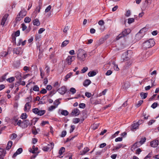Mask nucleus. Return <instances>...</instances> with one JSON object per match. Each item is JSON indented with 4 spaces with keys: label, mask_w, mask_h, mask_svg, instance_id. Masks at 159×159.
I'll return each mask as SVG.
<instances>
[{
    "label": "nucleus",
    "mask_w": 159,
    "mask_h": 159,
    "mask_svg": "<svg viewBox=\"0 0 159 159\" xmlns=\"http://www.w3.org/2000/svg\"><path fill=\"white\" fill-rule=\"evenodd\" d=\"M77 58L81 62H83L87 56V54L82 49H79L77 51Z\"/></svg>",
    "instance_id": "1"
},
{
    "label": "nucleus",
    "mask_w": 159,
    "mask_h": 159,
    "mask_svg": "<svg viewBox=\"0 0 159 159\" xmlns=\"http://www.w3.org/2000/svg\"><path fill=\"white\" fill-rule=\"evenodd\" d=\"M155 44L154 39H150L144 42L142 44L143 48L144 49H147L153 46Z\"/></svg>",
    "instance_id": "2"
},
{
    "label": "nucleus",
    "mask_w": 159,
    "mask_h": 159,
    "mask_svg": "<svg viewBox=\"0 0 159 159\" xmlns=\"http://www.w3.org/2000/svg\"><path fill=\"white\" fill-rule=\"evenodd\" d=\"M146 29L145 28H142L136 34L135 39L136 40H139L142 38L145 34V32L146 31Z\"/></svg>",
    "instance_id": "3"
},
{
    "label": "nucleus",
    "mask_w": 159,
    "mask_h": 159,
    "mask_svg": "<svg viewBox=\"0 0 159 159\" xmlns=\"http://www.w3.org/2000/svg\"><path fill=\"white\" fill-rule=\"evenodd\" d=\"M33 112L38 115L41 116L43 115L46 112L45 110H39L38 108H35L32 110Z\"/></svg>",
    "instance_id": "4"
},
{
    "label": "nucleus",
    "mask_w": 159,
    "mask_h": 159,
    "mask_svg": "<svg viewBox=\"0 0 159 159\" xmlns=\"http://www.w3.org/2000/svg\"><path fill=\"white\" fill-rule=\"evenodd\" d=\"M130 32V30L129 29H127L124 30L122 32L121 34H119L116 38L117 40H119L121 38L126 36L128 34H129Z\"/></svg>",
    "instance_id": "5"
},
{
    "label": "nucleus",
    "mask_w": 159,
    "mask_h": 159,
    "mask_svg": "<svg viewBox=\"0 0 159 159\" xmlns=\"http://www.w3.org/2000/svg\"><path fill=\"white\" fill-rule=\"evenodd\" d=\"M30 124V122L29 120L27 119L21 121L20 126L22 128H27Z\"/></svg>",
    "instance_id": "6"
},
{
    "label": "nucleus",
    "mask_w": 159,
    "mask_h": 159,
    "mask_svg": "<svg viewBox=\"0 0 159 159\" xmlns=\"http://www.w3.org/2000/svg\"><path fill=\"white\" fill-rule=\"evenodd\" d=\"M75 59L74 57L70 56H68L66 59V62L67 64L69 65L71 64L72 62Z\"/></svg>",
    "instance_id": "7"
},
{
    "label": "nucleus",
    "mask_w": 159,
    "mask_h": 159,
    "mask_svg": "<svg viewBox=\"0 0 159 159\" xmlns=\"http://www.w3.org/2000/svg\"><path fill=\"white\" fill-rule=\"evenodd\" d=\"M67 89L65 86H62L58 89V92L61 94H64L66 92Z\"/></svg>",
    "instance_id": "8"
},
{
    "label": "nucleus",
    "mask_w": 159,
    "mask_h": 159,
    "mask_svg": "<svg viewBox=\"0 0 159 159\" xmlns=\"http://www.w3.org/2000/svg\"><path fill=\"white\" fill-rule=\"evenodd\" d=\"M151 146L153 148L157 147L159 144V142L157 140H155L151 141L150 143Z\"/></svg>",
    "instance_id": "9"
},
{
    "label": "nucleus",
    "mask_w": 159,
    "mask_h": 159,
    "mask_svg": "<svg viewBox=\"0 0 159 159\" xmlns=\"http://www.w3.org/2000/svg\"><path fill=\"white\" fill-rule=\"evenodd\" d=\"M13 52L14 53L19 54L21 52H22L21 48H14L13 50Z\"/></svg>",
    "instance_id": "10"
},
{
    "label": "nucleus",
    "mask_w": 159,
    "mask_h": 159,
    "mask_svg": "<svg viewBox=\"0 0 159 159\" xmlns=\"http://www.w3.org/2000/svg\"><path fill=\"white\" fill-rule=\"evenodd\" d=\"M139 125V121L137 123H134L131 125V130H133L137 129L138 128Z\"/></svg>",
    "instance_id": "11"
},
{
    "label": "nucleus",
    "mask_w": 159,
    "mask_h": 159,
    "mask_svg": "<svg viewBox=\"0 0 159 159\" xmlns=\"http://www.w3.org/2000/svg\"><path fill=\"white\" fill-rule=\"evenodd\" d=\"M8 16V14H5L3 16L2 19V22L1 23V25L2 26H4L5 23L7 20V18Z\"/></svg>",
    "instance_id": "12"
},
{
    "label": "nucleus",
    "mask_w": 159,
    "mask_h": 159,
    "mask_svg": "<svg viewBox=\"0 0 159 159\" xmlns=\"http://www.w3.org/2000/svg\"><path fill=\"white\" fill-rule=\"evenodd\" d=\"M80 113V111L77 109H75L73 110L71 112L72 115L73 116H76L78 115Z\"/></svg>",
    "instance_id": "13"
},
{
    "label": "nucleus",
    "mask_w": 159,
    "mask_h": 159,
    "mask_svg": "<svg viewBox=\"0 0 159 159\" xmlns=\"http://www.w3.org/2000/svg\"><path fill=\"white\" fill-rule=\"evenodd\" d=\"M31 107V105L30 103H26L24 107V110L25 111H28L30 109Z\"/></svg>",
    "instance_id": "14"
},
{
    "label": "nucleus",
    "mask_w": 159,
    "mask_h": 159,
    "mask_svg": "<svg viewBox=\"0 0 159 159\" xmlns=\"http://www.w3.org/2000/svg\"><path fill=\"white\" fill-rule=\"evenodd\" d=\"M23 150L21 148H20L17 149L16 152L13 154L12 157H14L17 156L18 154H20L22 152Z\"/></svg>",
    "instance_id": "15"
},
{
    "label": "nucleus",
    "mask_w": 159,
    "mask_h": 159,
    "mask_svg": "<svg viewBox=\"0 0 159 159\" xmlns=\"http://www.w3.org/2000/svg\"><path fill=\"white\" fill-rule=\"evenodd\" d=\"M56 102H58V103L57 104V106H51L48 107V110L49 111H51L53 110L56 108L60 104V102L59 101H56Z\"/></svg>",
    "instance_id": "16"
},
{
    "label": "nucleus",
    "mask_w": 159,
    "mask_h": 159,
    "mask_svg": "<svg viewBox=\"0 0 159 159\" xmlns=\"http://www.w3.org/2000/svg\"><path fill=\"white\" fill-rule=\"evenodd\" d=\"M15 77L19 80H21V74L20 72H17L16 73Z\"/></svg>",
    "instance_id": "17"
},
{
    "label": "nucleus",
    "mask_w": 159,
    "mask_h": 159,
    "mask_svg": "<svg viewBox=\"0 0 159 159\" xmlns=\"http://www.w3.org/2000/svg\"><path fill=\"white\" fill-rule=\"evenodd\" d=\"M12 142L11 141H9L8 143L6 149L7 150H9L12 145Z\"/></svg>",
    "instance_id": "18"
},
{
    "label": "nucleus",
    "mask_w": 159,
    "mask_h": 159,
    "mask_svg": "<svg viewBox=\"0 0 159 159\" xmlns=\"http://www.w3.org/2000/svg\"><path fill=\"white\" fill-rule=\"evenodd\" d=\"M89 150V149L88 147H85L82 151L80 152V154L81 155H84Z\"/></svg>",
    "instance_id": "19"
},
{
    "label": "nucleus",
    "mask_w": 159,
    "mask_h": 159,
    "mask_svg": "<svg viewBox=\"0 0 159 159\" xmlns=\"http://www.w3.org/2000/svg\"><path fill=\"white\" fill-rule=\"evenodd\" d=\"M19 14L23 18L26 15L27 12L25 10H22L20 11Z\"/></svg>",
    "instance_id": "20"
},
{
    "label": "nucleus",
    "mask_w": 159,
    "mask_h": 159,
    "mask_svg": "<svg viewBox=\"0 0 159 159\" xmlns=\"http://www.w3.org/2000/svg\"><path fill=\"white\" fill-rule=\"evenodd\" d=\"M33 23L34 25L37 26H39L40 25V23L38 19H34L33 21Z\"/></svg>",
    "instance_id": "21"
},
{
    "label": "nucleus",
    "mask_w": 159,
    "mask_h": 159,
    "mask_svg": "<svg viewBox=\"0 0 159 159\" xmlns=\"http://www.w3.org/2000/svg\"><path fill=\"white\" fill-rule=\"evenodd\" d=\"M138 142H136L131 147V150L132 151H133L136 148H138L139 146H138Z\"/></svg>",
    "instance_id": "22"
},
{
    "label": "nucleus",
    "mask_w": 159,
    "mask_h": 159,
    "mask_svg": "<svg viewBox=\"0 0 159 159\" xmlns=\"http://www.w3.org/2000/svg\"><path fill=\"white\" fill-rule=\"evenodd\" d=\"M61 114L62 115H64L65 116L68 115L69 114L68 111L66 110H61Z\"/></svg>",
    "instance_id": "23"
},
{
    "label": "nucleus",
    "mask_w": 159,
    "mask_h": 159,
    "mask_svg": "<svg viewBox=\"0 0 159 159\" xmlns=\"http://www.w3.org/2000/svg\"><path fill=\"white\" fill-rule=\"evenodd\" d=\"M112 64L113 65V68L115 70L118 71L119 70V68L118 67V66L116 64L115 62L114 61L112 62Z\"/></svg>",
    "instance_id": "24"
},
{
    "label": "nucleus",
    "mask_w": 159,
    "mask_h": 159,
    "mask_svg": "<svg viewBox=\"0 0 159 159\" xmlns=\"http://www.w3.org/2000/svg\"><path fill=\"white\" fill-rule=\"evenodd\" d=\"M96 74L95 71H93L89 72L88 75L89 77H92L96 75Z\"/></svg>",
    "instance_id": "25"
},
{
    "label": "nucleus",
    "mask_w": 159,
    "mask_h": 159,
    "mask_svg": "<svg viewBox=\"0 0 159 159\" xmlns=\"http://www.w3.org/2000/svg\"><path fill=\"white\" fill-rule=\"evenodd\" d=\"M93 99V97H92L91 98V103H92L94 104H99L101 103V101L100 100H98L96 99L95 101L94 102H92V100Z\"/></svg>",
    "instance_id": "26"
},
{
    "label": "nucleus",
    "mask_w": 159,
    "mask_h": 159,
    "mask_svg": "<svg viewBox=\"0 0 159 159\" xmlns=\"http://www.w3.org/2000/svg\"><path fill=\"white\" fill-rule=\"evenodd\" d=\"M69 43V40H66L63 41L61 45V47H62L66 46Z\"/></svg>",
    "instance_id": "27"
},
{
    "label": "nucleus",
    "mask_w": 159,
    "mask_h": 159,
    "mask_svg": "<svg viewBox=\"0 0 159 159\" xmlns=\"http://www.w3.org/2000/svg\"><path fill=\"white\" fill-rule=\"evenodd\" d=\"M91 82L89 80H86L84 82L83 85L85 86H88L90 84Z\"/></svg>",
    "instance_id": "28"
},
{
    "label": "nucleus",
    "mask_w": 159,
    "mask_h": 159,
    "mask_svg": "<svg viewBox=\"0 0 159 159\" xmlns=\"http://www.w3.org/2000/svg\"><path fill=\"white\" fill-rule=\"evenodd\" d=\"M148 95L147 93H144L143 92H142L140 94V95L141 97L143 99H145L147 97Z\"/></svg>",
    "instance_id": "29"
},
{
    "label": "nucleus",
    "mask_w": 159,
    "mask_h": 159,
    "mask_svg": "<svg viewBox=\"0 0 159 159\" xmlns=\"http://www.w3.org/2000/svg\"><path fill=\"white\" fill-rule=\"evenodd\" d=\"M122 146V144H119L117 145L116 146H115L114 147V148L113 149V151H115L116 150H118L121 148Z\"/></svg>",
    "instance_id": "30"
},
{
    "label": "nucleus",
    "mask_w": 159,
    "mask_h": 159,
    "mask_svg": "<svg viewBox=\"0 0 159 159\" xmlns=\"http://www.w3.org/2000/svg\"><path fill=\"white\" fill-rule=\"evenodd\" d=\"M23 18V17H22L21 15L19 13V14L17 15V17L16 19V22L20 21Z\"/></svg>",
    "instance_id": "31"
},
{
    "label": "nucleus",
    "mask_w": 159,
    "mask_h": 159,
    "mask_svg": "<svg viewBox=\"0 0 159 159\" xmlns=\"http://www.w3.org/2000/svg\"><path fill=\"white\" fill-rule=\"evenodd\" d=\"M32 98L31 96L25 99V102L26 103H30L32 101Z\"/></svg>",
    "instance_id": "32"
},
{
    "label": "nucleus",
    "mask_w": 159,
    "mask_h": 159,
    "mask_svg": "<svg viewBox=\"0 0 159 159\" xmlns=\"http://www.w3.org/2000/svg\"><path fill=\"white\" fill-rule=\"evenodd\" d=\"M65 151V148L64 147H61L59 151V154L61 155Z\"/></svg>",
    "instance_id": "33"
},
{
    "label": "nucleus",
    "mask_w": 159,
    "mask_h": 159,
    "mask_svg": "<svg viewBox=\"0 0 159 159\" xmlns=\"http://www.w3.org/2000/svg\"><path fill=\"white\" fill-rule=\"evenodd\" d=\"M7 81L9 83H11L15 80V78L14 77H11L6 79Z\"/></svg>",
    "instance_id": "34"
},
{
    "label": "nucleus",
    "mask_w": 159,
    "mask_h": 159,
    "mask_svg": "<svg viewBox=\"0 0 159 159\" xmlns=\"http://www.w3.org/2000/svg\"><path fill=\"white\" fill-rule=\"evenodd\" d=\"M17 137V135L15 133H13L10 136V139L11 140L15 139Z\"/></svg>",
    "instance_id": "35"
},
{
    "label": "nucleus",
    "mask_w": 159,
    "mask_h": 159,
    "mask_svg": "<svg viewBox=\"0 0 159 159\" xmlns=\"http://www.w3.org/2000/svg\"><path fill=\"white\" fill-rule=\"evenodd\" d=\"M146 140V139L145 137L142 138L139 142L141 145H142L145 142Z\"/></svg>",
    "instance_id": "36"
},
{
    "label": "nucleus",
    "mask_w": 159,
    "mask_h": 159,
    "mask_svg": "<svg viewBox=\"0 0 159 159\" xmlns=\"http://www.w3.org/2000/svg\"><path fill=\"white\" fill-rule=\"evenodd\" d=\"M38 150V148L37 147H36L34 150H33L32 149H29V151L32 152L33 153H36L37 152V151Z\"/></svg>",
    "instance_id": "37"
},
{
    "label": "nucleus",
    "mask_w": 159,
    "mask_h": 159,
    "mask_svg": "<svg viewBox=\"0 0 159 159\" xmlns=\"http://www.w3.org/2000/svg\"><path fill=\"white\" fill-rule=\"evenodd\" d=\"M31 21V19L29 17H26L24 19V21L25 23H29Z\"/></svg>",
    "instance_id": "38"
},
{
    "label": "nucleus",
    "mask_w": 159,
    "mask_h": 159,
    "mask_svg": "<svg viewBox=\"0 0 159 159\" xmlns=\"http://www.w3.org/2000/svg\"><path fill=\"white\" fill-rule=\"evenodd\" d=\"M43 149L44 151H48L51 150V148L48 147L47 146H45L43 147Z\"/></svg>",
    "instance_id": "39"
},
{
    "label": "nucleus",
    "mask_w": 159,
    "mask_h": 159,
    "mask_svg": "<svg viewBox=\"0 0 159 159\" xmlns=\"http://www.w3.org/2000/svg\"><path fill=\"white\" fill-rule=\"evenodd\" d=\"M39 70L40 72V75L41 76V78L43 79L44 76V74L43 72L42 68H39Z\"/></svg>",
    "instance_id": "40"
},
{
    "label": "nucleus",
    "mask_w": 159,
    "mask_h": 159,
    "mask_svg": "<svg viewBox=\"0 0 159 159\" xmlns=\"http://www.w3.org/2000/svg\"><path fill=\"white\" fill-rule=\"evenodd\" d=\"M20 64V61H17L14 63V66L16 67H18L19 66Z\"/></svg>",
    "instance_id": "41"
},
{
    "label": "nucleus",
    "mask_w": 159,
    "mask_h": 159,
    "mask_svg": "<svg viewBox=\"0 0 159 159\" xmlns=\"http://www.w3.org/2000/svg\"><path fill=\"white\" fill-rule=\"evenodd\" d=\"M17 83L20 84L22 85L23 86H24L25 84V82L23 81H22L21 80H19L18 81H17Z\"/></svg>",
    "instance_id": "42"
},
{
    "label": "nucleus",
    "mask_w": 159,
    "mask_h": 159,
    "mask_svg": "<svg viewBox=\"0 0 159 159\" xmlns=\"http://www.w3.org/2000/svg\"><path fill=\"white\" fill-rule=\"evenodd\" d=\"M27 117V115L25 113H22L20 117V118L22 119H25Z\"/></svg>",
    "instance_id": "43"
},
{
    "label": "nucleus",
    "mask_w": 159,
    "mask_h": 159,
    "mask_svg": "<svg viewBox=\"0 0 159 159\" xmlns=\"http://www.w3.org/2000/svg\"><path fill=\"white\" fill-rule=\"evenodd\" d=\"M80 119L78 118H75L73 119V123L75 124H77L80 121Z\"/></svg>",
    "instance_id": "44"
},
{
    "label": "nucleus",
    "mask_w": 159,
    "mask_h": 159,
    "mask_svg": "<svg viewBox=\"0 0 159 159\" xmlns=\"http://www.w3.org/2000/svg\"><path fill=\"white\" fill-rule=\"evenodd\" d=\"M21 123V120H20L18 121V122H14V124L15 126L17 125L19 126H20Z\"/></svg>",
    "instance_id": "45"
},
{
    "label": "nucleus",
    "mask_w": 159,
    "mask_h": 159,
    "mask_svg": "<svg viewBox=\"0 0 159 159\" xmlns=\"http://www.w3.org/2000/svg\"><path fill=\"white\" fill-rule=\"evenodd\" d=\"M52 8V6L51 5H49L48 7H47L46 9L45 10V12L46 13H47L50 10H51Z\"/></svg>",
    "instance_id": "46"
},
{
    "label": "nucleus",
    "mask_w": 159,
    "mask_h": 159,
    "mask_svg": "<svg viewBox=\"0 0 159 159\" xmlns=\"http://www.w3.org/2000/svg\"><path fill=\"white\" fill-rule=\"evenodd\" d=\"M45 69H46V72L47 73V75H49V73L50 72V68L48 66L46 65L45 67Z\"/></svg>",
    "instance_id": "47"
},
{
    "label": "nucleus",
    "mask_w": 159,
    "mask_h": 159,
    "mask_svg": "<svg viewBox=\"0 0 159 159\" xmlns=\"http://www.w3.org/2000/svg\"><path fill=\"white\" fill-rule=\"evenodd\" d=\"M134 21V19L133 18H129L128 19V23L129 24H131Z\"/></svg>",
    "instance_id": "48"
},
{
    "label": "nucleus",
    "mask_w": 159,
    "mask_h": 159,
    "mask_svg": "<svg viewBox=\"0 0 159 159\" xmlns=\"http://www.w3.org/2000/svg\"><path fill=\"white\" fill-rule=\"evenodd\" d=\"M88 70V68L87 67H85L81 70V72L82 73H85Z\"/></svg>",
    "instance_id": "49"
},
{
    "label": "nucleus",
    "mask_w": 159,
    "mask_h": 159,
    "mask_svg": "<svg viewBox=\"0 0 159 159\" xmlns=\"http://www.w3.org/2000/svg\"><path fill=\"white\" fill-rule=\"evenodd\" d=\"M76 90L74 88H71L70 89V91L72 94H75L76 92Z\"/></svg>",
    "instance_id": "50"
},
{
    "label": "nucleus",
    "mask_w": 159,
    "mask_h": 159,
    "mask_svg": "<svg viewBox=\"0 0 159 159\" xmlns=\"http://www.w3.org/2000/svg\"><path fill=\"white\" fill-rule=\"evenodd\" d=\"M41 9V6H39L38 7H36L35 9V10L34 12V13H37V11L38 13H39L40 12V10Z\"/></svg>",
    "instance_id": "51"
},
{
    "label": "nucleus",
    "mask_w": 159,
    "mask_h": 159,
    "mask_svg": "<svg viewBox=\"0 0 159 159\" xmlns=\"http://www.w3.org/2000/svg\"><path fill=\"white\" fill-rule=\"evenodd\" d=\"M7 75L5 74L1 78H0V82H2L4 81L6 79V76Z\"/></svg>",
    "instance_id": "52"
},
{
    "label": "nucleus",
    "mask_w": 159,
    "mask_h": 159,
    "mask_svg": "<svg viewBox=\"0 0 159 159\" xmlns=\"http://www.w3.org/2000/svg\"><path fill=\"white\" fill-rule=\"evenodd\" d=\"M79 107L80 108H84L85 107V105L84 103H81L79 104Z\"/></svg>",
    "instance_id": "53"
},
{
    "label": "nucleus",
    "mask_w": 159,
    "mask_h": 159,
    "mask_svg": "<svg viewBox=\"0 0 159 159\" xmlns=\"http://www.w3.org/2000/svg\"><path fill=\"white\" fill-rule=\"evenodd\" d=\"M69 28L70 27L68 26H66L63 30L64 32L66 33Z\"/></svg>",
    "instance_id": "54"
},
{
    "label": "nucleus",
    "mask_w": 159,
    "mask_h": 159,
    "mask_svg": "<svg viewBox=\"0 0 159 159\" xmlns=\"http://www.w3.org/2000/svg\"><path fill=\"white\" fill-rule=\"evenodd\" d=\"M72 74L71 73L67 74L65 76V79L67 80L71 76Z\"/></svg>",
    "instance_id": "55"
},
{
    "label": "nucleus",
    "mask_w": 159,
    "mask_h": 159,
    "mask_svg": "<svg viewBox=\"0 0 159 159\" xmlns=\"http://www.w3.org/2000/svg\"><path fill=\"white\" fill-rule=\"evenodd\" d=\"M33 90L34 91H38L39 90V88L37 85H35L34 87Z\"/></svg>",
    "instance_id": "56"
},
{
    "label": "nucleus",
    "mask_w": 159,
    "mask_h": 159,
    "mask_svg": "<svg viewBox=\"0 0 159 159\" xmlns=\"http://www.w3.org/2000/svg\"><path fill=\"white\" fill-rule=\"evenodd\" d=\"M54 144L53 143H51L48 144V147L49 148H51V149H52L54 147Z\"/></svg>",
    "instance_id": "57"
},
{
    "label": "nucleus",
    "mask_w": 159,
    "mask_h": 159,
    "mask_svg": "<svg viewBox=\"0 0 159 159\" xmlns=\"http://www.w3.org/2000/svg\"><path fill=\"white\" fill-rule=\"evenodd\" d=\"M157 105H158V104L157 103L154 102L151 105V107L152 108L154 109L157 107Z\"/></svg>",
    "instance_id": "58"
},
{
    "label": "nucleus",
    "mask_w": 159,
    "mask_h": 159,
    "mask_svg": "<svg viewBox=\"0 0 159 159\" xmlns=\"http://www.w3.org/2000/svg\"><path fill=\"white\" fill-rule=\"evenodd\" d=\"M45 30V29L43 28H41L39 29L38 31V33L39 34L42 33Z\"/></svg>",
    "instance_id": "59"
},
{
    "label": "nucleus",
    "mask_w": 159,
    "mask_h": 159,
    "mask_svg": "<svg viewBox=\"0 0 159 159\" xmlns=\"http://www.w3.org/2000/svg\"><path fill=\"white\" fill-rule=\"evenodd\" d=\"M85 96L88 98L91 97V94L89 92H86L85 94Z\"/></svg>",
    "instance_id": "60"
},
{
    "label": "nucleus",
    "mask_w": 159,
    "mask_h": 159,
    "mask_svg": "<svg viewBox=\"0 0 159 159\" xmlns=\"http://www.w3.org/2000/svg\"><path fill=\"white\" fill-rule=\"evenodd\" d=\"M22 30L23 31H24L27 28V26L26 25L24 24H21Z\"/></svg>",
    "instance_id": "61"
},
{
    "label": "nucleus",
    "mask_w": 159,
    "mask_h": 159,
    "mask_svg": "<svg viewBox=\"0 0 159 159\" xmlns=\"http://www.w3.org/2000/svg\"><path fill=\"white\" fill-rule=\"evenodd\" d=\"M143 101L142 100H140L138 102V104H136V106L137 107H139L143 102Z\"/></svg>",
    "instance_id": "62"
},
{
    "label": "nucleus",
    "mask_w": 159,
    "mask_h": 159,
    "mask_svg": "<svg viewBox=\"0 0 159 159\" xmlns=\"http://www.w3.org/2000/svg\"><path fill=\"white\" fill-rule=\"evenodd\" d=\"M112 71L111 70H109L107 71L106 75H109L112 73Z\"/></svg>",
    "instance_id": "63"
},
{
    "label": "nucleus",
    "mask_w": 159,
    "mask_h": 159,
    "mask_svg": "<svg viewBox=\"0 0 159 159\" xmlns=\"http://www.w3.org/2000/svg\"><path fill=\"white\" fill-rule=\"evenodd\" d=\"M75 127L74 125H72L71 126V128L70 131V132L71 133L75 129Z\"/></svg>",
    "instance_id": "64"
}]
</instances>
